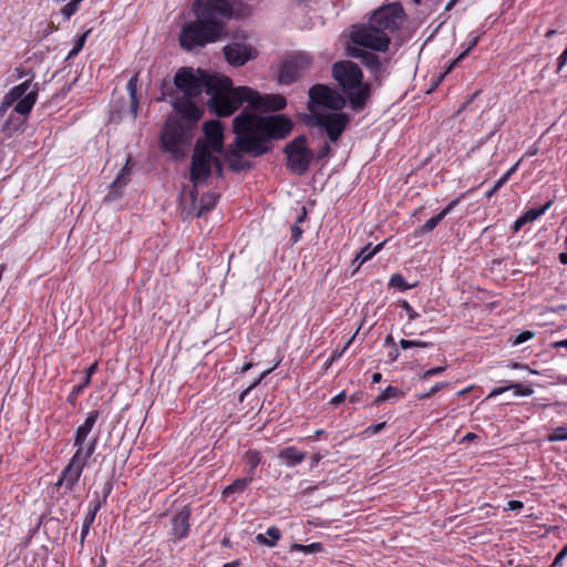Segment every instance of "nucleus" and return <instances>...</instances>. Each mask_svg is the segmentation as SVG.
Listing matches in <instances>:
<instances>
[{
	"instance_id": "f257e3e1",
	"label": "nucleus",
	"mask_w": 567,
	"mask_h": 567,
	"mask_svg": "<svg viewBox=\"0 0 567 567\" xmlns=\"http://www.w3.org/2000/svg\"><path fill=\"white\" fill-rule=\"evenodd\" d=\"M292 128V121L284 114L262 116L245 109L233 121L234 142L220 154L231 172H248L254 164L243 154L260 157L269 153L271 142L286 138Z\"/></svg>"
},
{
	"instance_id": "f03ea898",
	"label": "nucleus",
	"mask_w": 567,
	"mask_h": 567,
	"mask_svg": "<svg viewBox=\"0 0 567 567\" xmlns=\"http://www.w3.org/2000/svg\"><path fill=\"white\" fill-rule=\"evenodd\" d=\"M233 82L225 75H212L202 69L196 71L193 68L183 66L177 70L173 84L164 81L161 85L162 97L159 101L169 97L173 109L184 120L199 121L204 110L196 105L194 99L206 92L210 97L207 101L209 111L217 116L228 106Z\"/></svg>"
},
{
	"instance_id": "7ed1b4c3",
	"label": "nucleus",
	"mask_w": 567,
	"mask_h": 567,
	"mask_svg": "<svg viewBox=\"0 0 567 567\" xmlns=\"http://www.w3.org/2000/svg\"><path fill=\"white\" fill-rule=\"evenodd\" d=\"M195 21L186 23L179 34V44L192 51L215 43L227 35L226 24L234 10L228 0H196L193 4Z\"/></svg>"
},
{
	"instance_id": "20e7f679",
	"label": "nucleus",
	"mask_w": 567,
	"mask_h": 567,
	"mask_svg": "<svg viewBox=\"0 0 567 567\" xmlns=\"http://www.w3.org/2000/svg\"><path fill=\"white\" fill-rule=\"evenodd\" d=\"M406 20V14L400 2H391L374 10L368 27H357L350 34L351 41L370 50L385 52L391 43L390 35L400 30Z\"/></svg>"
},
{
	"instance_id": "39448f33",
	"label": "nucleus",
	"mask_w": 567,
	"mask_h": 567,
	"mask_svg": "<svg viewBox=\"0 0 567 567\" xmlns=\"http://www.w3.org/2000/svg\"><path fill=\"white\" fill-rule=\"evenodd\" d=\"M332 78L338 82L344 97L354 112L362 111L371 96V84L363 83V73L350 60L339 61L332 65Z\"/></svg>"
},
{
	"instance_id": "423d86ee",
	"label": "nucleus",
	"mask_w": 567,
	"mask_h": 567,
	"mask_svg": "<svg viewBox=\"0 0 567 567\" xmlns=\"http://www.w3.org/2000/svg\"><path fill=\"white\" fill-rule=\"evenodd\" d=\"M228 106L221 114L231 115L243 103H247L254 111L277 112L286 107V97L281 94H260L249 86L233 87L228 96Z\"/></svg>"
},
{
	"instance_id": "0eeeda50",
	"label": "nucleus",
	"mask_w": 567,
	"mask_h": 567,
	"mask_svg": "<svg viewBox=\"0 0 567 567\" xmlns=\"http://www.w3.org/2000/svg\"><path fill=\"white\" fill-rule=\"evenodd\" d=\"M197 122L184 120L182 115H169L159 136L163 151L171 153L175 159L183 157V147L190 144Z\"/></svg>"
},
{
	"instance_id": "6e6552de",
	"label": "nucleus",
	"mask_w": 567,
	"mask_h": 567,
	"mask_svg": "<svg viewBox=\"0 0 567 567\" xmlns=\"http://www.w3.org/2000/svg\"><path fill=\"white\" fill-rule=\"evenodd\" d=\"M301 122L307 127L322 128L330 142L336 143L349 125L351 117L349 114L340 111L326 113H302L299 114Z\"/></svg>"
},
{
	"instance_id": "1a4fd4ad",
	"label": "nucleus",
	"mask_w": 567,
	"mask_h": 567,
	"mask_svg": "<svg viewBox=\"0 0 567 567\" xmlns=\"http://www.w3.org/2000/svg\"><path fill=\"white\" fill-rule=\"evenodd\" d=\"M286 155V167L293 174L305 175L315 158V153L307 146L306 135H298L287 143L282 150Z\"/></svg>"
},
{
	"instance_id": "9d476101",
	"label": "nucleus",
	"mask_w": 567,
	"mask_h": 567,
	"mask_svg": "<svg viewBox=\"0 0 567 567\" xmlns=\"http://www.w3.org/2000/svg\"><path fill=\"white\" fill-rule=\"evenodd\" d=\"M309 101L307 109L309 113H319V109H328L331 111H341L347 99L336 89L327 84H315L308 91Z\"/></svg>"
},
{
	"instance_id": "9b49d317",
	"label": "nucleus",
	"mask_w": 567,
	"mask_h": 567,
	"mask_svg": "<svg viewBox=\"0 0 567 567\" xmlns=\"http://www.w3.org/2000/svg\"><path fill=\"white\" fill-rule=\"evenodd\" d=\"M39 86L35 84L33 90L16 103L14 107L8 114V117L1 125V132L6 137H12L14 133L24 130L28 115L33 109L38 99Z\"/></svg>"
},
{
	"instance_id": "f8f14e48",
	"label": "nucleus",
	"mask_w": 567,
	"mask_h": 567,
	"mask_svg": "<svg viewBox=\"0 0 567 567\" xmlns=\"http://www.w3.org/2000/svg\"><path fill=\"white\" fill-rule=\"evenodd\" d=\"M214 152L208 150L207 145H204L199 140H197L192 159H190V168H189V181L193 184L194 188L202 186L207 183L208 178L212 175V161H214Z\"/></svg>"
},
{
	"instance_id": "ddd939ff",
	"label": "nucleus",
	"mask_w": 567,
	"mask_h": 567,
	"mask_svg": "<svg viewBox=\"0 0 567 567\" xmlns=\"http://www.w3.org/2000/svg\"><path fill=\"white\" fill-rule=\"evenodd\" d=\"M311 62L312 59L307 53H298L284 61L279 70V82L285 85L292 84L303 72L309 70Z\"/></svg>"
},
{
	"instance_id": "4468645a",
	"label": "nucleus",
	"mask_w": 567,
	"mask_h": 567,
	"mask_svg": "<svg viewBox=\"0 0 567 567\" xmlns=\"http://www.w3.org/2000/svg\"><path fill=\"white\" fill-rule=\"evenodd\" d=\"M226 61L235 68L245 65L248 61L257 58L258 52L249 44L234 42L223 49Z\"/></svg>"
},
{
	"instance_id": "2eb2a0df",
	"label": "nucleus",
	"mask_w": 567,
	"mask_h": 567,
	"mask_svg": "<svg viewBox=\"0 0 567 567\" xmlns=\"http://www.w3.org/2000/svg\"><path fill=\"white\" fill-rule=\"evenodd\" d=\"M205 138L200 140L204 145H207L210 152L220 154L226 150L224 144V127L218 120L207 121L203 125Z\"/></svg>"
},
{
	"instance_id": "dca6fc26",
	"label": "nucleus",
	"mask_w": 567,
	"mask_h": 567,
	"mask_svg": "<svg viewBox=\"0 0 567 567\" xmlns=\"http://www.w3.org/2000/svg\"><path fill=\"white\" fill-rule=\"evenodd\" d=\"M86 465V462L71 458L69 464L63 468L56 486L64 489V494L71 492L79 482L80 476Z\"/></svg>"
},
{
	"instance_id": "f3484780",
	"label": "nucleus",
	"mask_w": 567,
	"mask_h": 567,
	"mask_svg": "<svg viewBox=\"0 0 567 567\" xmlns=\"http://www.w3.org/2000/svg\"><path fill=\"white\" fill-rule=\"evenodd\" d=\"M218 195L214 193H205L200 197L199 205H197V190L194 188L190 192L192 207L186 212V217H196L199 218L203 214L213 209L218 200Z\"/></svg>"
},
{
	"instance_id": "a211bd4d",
	"label": "nucleus",
	"mask_w": 567,
	"mask_h": 567,
	"mask_svg": "<svg viewBox=\"0 0 567 567\" xmlns=\"http://www.w3.org/2000/svg\"><path fill=\"white\" fill-rule=\"evenodd\" d=\"M190 515V508L185 506L172 518V534L175 538L183 539L188 536Z\"/></svg>"
},
{
	"instance_id": "6ab92c4d",
	"label": "nucleus",
	"mask_w": 567,
	"mask_h": 567,
	"mask_svg": "<svg viewBox=\"0 0 567 567\" xmlns=\"http://www.w3.org/2000/svg\"><path fill=\"white\" fill-rule=\"evenodd\" d=\"M554 204V199H549L544 206L539 208H532L525 212L519 218L515 220V223L512 226L513 233H517L520 230L523 226H525L527 223H532L536 220L538 217H540L543 214H545Z\"/></svg>"
},
{
	"instance_id": "aec40b11",
	"label": "nucleus",
	"mask_w": 567,
	"mask_h": 567,
	"mask_svg": "<svg viewBox=\"0 0 567 567\" xmlns=\"http://www.w3.org/2000/svg\"><path fill=\"white\" fill-rule=\"evenodd\" d=\"M86 440L87 439L74 436V446L76 447V451L72 458L87 462V460L93 455L96 449L97 437L95 436L89 442H86Z\"/></svg>"
},
{
	"instance_id": "412c9836",
	"label": "nucleus",
	"mask_w": 567,
	"mask_h": 567,
	"mask_svg": "<svg viewBox=\"0 0 567 567\" xmlns=\"http://www.w3.org/2000/svg\"><path fill=\"white\" fill-rule=\"evenodd\" d=\"M37 83L32 84L31 80H27L16 86H13L7 94H6V104L7 105H13V103H18L21 99H23L27 94H29L34 85Z\"/></svg>"
},
{
	"instance_id": "4be33fe9",
	"label": "nucleus",
	"mask_w": 567,
	"mask_h": 567,
	"mask_svg": "<svg viewBox=\"0 0 567 567\" xmlns=\"http://www.w3.org/2000/svg\"><path fill=\"white\" fill-rule=\"evenodd\" d=\"M278 457L286 466L293 467L305 461L306 453L299 451L296 446H288L280 451Z\"/></svg>"
},
{
	"instance_id": "5701e85b",
	"label": "nucleus",
	"mask_w": 567,
	"mask_h": 567,
	"mask_svg": "<svg viewBox=\"0 0 567 567\" xmlns=\"http://www.w3.org/2000/svg\"><path fill=\"white\" fill-rule=\"evenodd\" d=\"M361 63L372 72L375 80H379L381 78V61L375 53L367 51L362 56Z\"/></svg>"
},
{
	"instance_id": "b1692460",
	"label": "nucleus",
	"mask_w": 567,
	"mask_h": 567,
	"mask_svg": "<svg viewBox=\"0 0 567 567\" xmlns=\"http://www.w3.org/2000/svg\"><path fill=\"white\" fill-rule=\"evenodd\" d=\"M99 416L100 412L96 410L89 412L84 423L76 429L74 436L87 439Z\"/></svg>"
},
{
	"instance_id": "393cba45",
	"label": "nucleus",
	"mask_w": 567,
	"mask_h": 567,
	"mask_svg": "<svg viewBox=\"0 0 567 567\" xmlns=\"http://www.w3.org/2000/svg\"><path fill=\"white\" fill-rule=\"evenodd\" d=\"M385 241H382L378 244L377 246L372 247L371 244L365 245L360 249V251L357 254L355 258L353 259V264L359 261V266L363 262L371 259L377 252H379L382 247L384 246Z\"/></svg>"
},
{
	"instance_id": "a878e982",
	"label": "nucleus",
	"mask_w": 567,
	"mask_h": 567,
	"mask_svg": "<svg viewBox=\"0 0 567 567\" xmlns=\"http://www.w3.org/2000/svg\"><path fill=\"white\" fill-rule=\"evenodd\" d=\"M244 461L247 465V477L254 480L256 467L261 462V455L258 451L249 450L245 453Z\"/></svg>"
},
{
	"instance_id": "bb28decb",
	"label": "nucleus",
	"mask_w": 567,
	"mask_h": 567,
	"mask_svg": "<svg viewBox=\"0 0 567 567\" xmlns=\"http://www.w3.org/2000/svg\"><path fill=\"white\" fill-rule=\"evenodd\" d=\"M266 534H267V536H269V538H267L266 535H264V534H258L256 536V540H257L258 544L267 545L269 547L275 546L276 543L280 539V536H281L280 530L277 527H275V526L269 527L267 529Z\"/></svg>"
},
{
	"instance_id": "cd10ccee",
	"label": "nucleus",
	"mask_w": 567,
	"mask_h": 567,
	"mask_svg": "<svg viewBox=\"0 0 567 567\" xmlns=\"http://www.w3.org/2000/svg\"><path fill=\"white\" fill-rule=\"evenodd\" d=\"M251 482V477L247 476L235 480L233 484L228 485L224 489V496H229L236 493H243Z\"/></svg>"
},
{
	"instance_id": "c85d7f7f",
	"label": "nucleus",
	"mask_w": 567,
	"mask_h": 567,
	"mask_svg": "<svg viewBox=\"0 0 567 567\" xmlns=\"http://www.w3.org/2000/svg\"><path fill=\"white\" fill-rule=\"evenodd\" d=\"M131 158L126 161V164L122 167L116 178L111 184V188H122L124 187L128 182L131 177V167H130Z\"/></svg>"
},
{
	"instance_id": "c756f323",
	"label": "nucleus",
	"mask_w": 567,
	"mask_h": 567,
	"mask_svg": "<svg viewBox=\"0 0 567 567\" xmlns=\"http://www.w3.org/2000/svg\"><path fill=\"white\" fill-rule=\"evenodd\" d=\"M519 162H517L514 166H512L496 183L494 186L486 193V197L491 198L516 172Z\"/></svg>"
},
{
	"instance_id": "7c9ffc66",
	"label": "nucleus",
	"mask_w": 567,
	"mask_h": 567,
	"mask_svg": "<svg viewBox=\"0 0 567 567\" xmlns=\"http://www.w3.org/2000/svg\"><path fill=\"white\" fill-rule=\"evenodd\" d=\"M477 42H478V37L473 38V40L471 41V44L468 45V48H467L464 52H462V53L458 55V58H456L453 62H451V64L449 65L447 70L439 76V79H437V81L435 82V84H434V86H433V87H435V86H437V85H439V83L443 80V78L445 76V74H447V73H449V72H450V71H451V70L456 65V63H457L461 59H463V58H464V56H465V55H466V54H467V53H468V52H470V51H471V50H472V49L477 44Z\"/></svg>"
},
{
	"instance_id": "2f4dec72",
	"label": "nucleus",
	"mask_w": 567,
	"mask_h": 567,
	"mask_svg": "<svg viewBox=\"0 0 567 567\" xmlns=\"http://www.w3.org/2000/svg\"><path fill=\"white\" fill-rule=\"evenodd\" d=\"M415 286H416L415 284H413V285L408 284L405 281V279L403 278V276H401L400 274L392 275L390 278V281H389V287L396 288L401 291L414 288Z\"/></svg>"
},
{
	"instance_id": "473e14b6",
	"label": "nucleus",
	"mask_w": 567,
	"mask_h": 567,
	"mask_svg": "<svg viewBox=\"0 0 567 567\" xmlns=\"http://www.w3.org/2000/svg\"><path fill=\"white\" fill-rule=\"evenodd\" d=\"M292 550L301 551L303 554H315L322 550V544L321 543H312L309 545H302V544H293L291 546Z\"/></svg>"
},
{
	"instance_id": "72a5a7b5",
	"label": "nucleus",
	"mask_w": 567,
	"mask_h": 567,
	"mask_svg": "<svg viewBox=\"0 0 567 567\" xmlns=\"http://www.w3.org/2000/svg\"><path fill=\"white\" fill-rule=\"evenodd\" d=\"M400 394V390L396 386L389 385L381 394L374 399V404L379 405L389 399L395 398Z\"/></svg>"
},
{
	"instance_id": "f704fd0d",
	"label": "nucleus",
	"mask_w": 567,
	"mask_h": 567,
	"mask_svg": "<svg viewBox=\"0 0 567 567\" xmlns=\"http://www.w3.org/2000/svg\"><path fill=\"white\" fill-rule=\"evenodd\" d=\"M509 390H514L516 396H529L534 393L530 384L512 383L508 384Z\"/></svg>"
},
{
	"instance_id": "c9c22d12",
	"label": "nucleus",
	"mask_w": 567,
	"mask_h": 567,
	"mask_svg": "<svg viewBox=\"0 0 567 567\" xmlns=\"http://www.w3.org/2000/svg\"><path fill=\"white\" fill-rule=\"evenodd\" d=\"M442 220L443 219L437 214V215L431 217L424 225L420 226L416 229V233L419 235H424V234L431 233L440 224V221H442Z\"/></svg>"
},
{
	"instance_id": "e433bc0d",
	"label": "nucleus",
	"mask_w": 567,
	"mask_h": 567,
	"mask_svg": "<svg viewBox=\"0 0 567 567\" xmlns=\"http://www.w3.org/2000/svg\"><path fill=\"white\" fill-rule=\"evenodd\" d=\"M101 506H102V502L100 501L99 495L95 494V499L91 501V503H90L91 508H90L89 514L85 517V522H84L85 524H87L90 526L92 525V523L94 522L95 515L99 512V509L101 508Z\"/></svg>"
},
{
	"instance_id": "4c0bfd02",
	"label": "nucleus",
	"mask_w": 567,
	"mask_h": 567,
	"mask_svg": "<svg viewBox=\"0 0 567 567\" xmlns=\"http://www.w3.org/2000/svg\"><path fill=\"white\" fill-rule=\"evenodd\" d=\"M547 440L549 442L567 441V427L559 426L554 429L553 432L548 434Z\"/></svg>"
},
{
	"instance_id": "58836bf2",
	"label": "nucleus",
	"mask_w": 567,
	"mask_h": 567,
	"mask_svg": "<svg viewBox=\"0 0 567 567\" xmlns=\"http://www.w3.org/2000/svg\"><path fill=\"white\" fill-rule=\"evenodd\" d=\"M80 2V0H71L61 9V13L65 20H69L79 10Z\"/></svg>"
},
{
	"instance_id": "ea45409f",
	"label": "nucleus",
	"mask_w": 567,
	"mask_h": 567,
	"mask_svg": "<svg viewBox=\"0 0 567 567\" xmlns=\"http://www.w3.org/2000/svg\"><path fill=\"white\" fill-rule=\"evenodd\" d=\"M90 32H91V30H87V31H85L83 34H81L78 38L73 49L70 51V53H69L66 59L75 56L83 49V47L85 44V41H86V38H87Z\"/></svg>"
},
{
	"instance_id": "a19ab883",
	"label": "nucleus",
	"mask_w": 567,
	"mask_h": 567,
	"mask_svg": "<svg viewBox=\"0 0 567 567\" xmlns=\"http://www.w3.org/2000/svg\"><path fill=\"white\" fill-rule=\"evenodd\" d=\"M137 81L138 74H135L127 82L126 90L128 92L130 99L137 97Z\"/></svg>"
},
{
	"instance_id": "79ce46f5",
	"label": "nucleus",
	"mask_w": 567,
	"mask_h": 567,
	"mask_svg": "<svg viewBox=\"0 0 567 567\" xmlns=\"http://www.w3.org/2000/svg\"><path fill=\"white\" fill-rule=\"evenodd\" d=\"M399 306L403 310H405L410 321L415 320L419 317V313L411 307V305L406 300H400Z\"/></svg>"
},
{
	"instance_id": "37998d69",
	"label": "nucleus",
	"mask_w": 567,
	"mask_h": 567,
	"mask_svg": "<svg viewBox=\"0 0 567 567\" xmlns=\"http://www.w3.org/2000/svg\"><path fill=\"white\" fill-rule=\"evenodd\" d=\"M363 47L361 48H358V47H353V45H348L346 48V51H347V55L348 56H351V58H354V59H360L362 60V56L364 55V53L367 52L365 50L362 49Z\"/></svg>"
},
{
	"instance_id": "c03bdc74",
	"label": "nucleus",
	"mask_w": 567,
	"mask_h": 567,
	"mask_svg": "<svg viewBox=\"0 0 567 567\" xmlns=\"http://www.w3.org/2000/svg\"><path fill=\"white\" fill-rule=\"evenodd\" d=\"M215 173L217 177H224V164L217 156L214 155V161H212V173Z\"/></svg>"
},
{
	"instance_id": "a18cd8bd",
	"label": "nucleus",
	"mask_w": 567,
	"mask_h": 567,
	"mask_svg": "<svg viewBox=\"0 0 567 567\" xmlns=\"http://www.w3.org/2000/svg\"><path fill=\"white\" fill-rule=\"evenodd\" d=\"M534 336H535V333L533 331L525 330V331L518 333L514 338L513 344H515V346L522 344V343L526 342L527 340L534 338Z\"/></svg>"
},
{
	"instance_id": "49530a36",
	"label": "nucleus",
	"mask_w": 567,
	"mask_h": 567,
	"mask_svg": "<svg viewBox=\"0 0 567 567\" xmlns=\"http://www.w3.org/2000/svg\"><path fill=\"white\" fill-rule=\"evenodd\" d=\"M331 152V147L329 145V143L326 141L322 146L320 147V150L317 152V154H315V158L317 161H322L323 158H326Z\"/></svg>"
},
{
	"instance_id": "de8ad7c7",
	"label": "nucleus",
	"mask_w": 567,
	"mask_h": 567,
	"mask_svg": "<svg viewBox=\"0 0 567 567\" xmlns=\"http://www.w3.org/2000/svg\"><path fill=\"white\" fill-rule=\"evenodd\" d=\"M445 370H446V365H440V367H436V368H432V369H429V370L424 371L421 378L423 380H427V379H430L433 375H437V374L444 372Z\"/></svg>"
},
{
	"instance_id": "09e8293b",
	"label": "nucleus",
	"mask_w": 567,
	"mask_h": 567,
	"mask_svg": "<svg viewBox=\"0 0 567 567\" xmlns=\"http://www.w3.org/2000/svg\"><path fill=\"white\" fill-rule=\"evenodd\" d=\"M462 197L463 196L453 199L452 202L449 203V205L446 207H444L439 213V215L441 216L442 219H444L445 216H447L453 210V208L458 205V203L461 202Z\"/></svg>"
},
{
	"instance_id": "8fccbe9b",
	"label": "nucleus",
	"mask_w": 567,
	"mask_h": 567,
	"mask_svg": "<svg viewBox=\"0 0 567 567\" xmlns=\"http://www.w3.org/2000/svg\"><path fill=\"white\" fill-rule=\"evenodd\" d=\"M447 384L446 383H442V382H439L436 384H434L429 392L424 393V394H420L419 395V399L421 400H424V399H429L431 398L433 394H435L436 392H439L440 390H442L443 388H445Z\"/></svg>"
},
{
	"instance_id": "3c124183",
	"label": "nucleus",
	"mask_w": 567,
	"mask_h": 567,
	"mask_svg": "<svg viewBox=\"0 0 567 567\" xmlns=\"http://www.w3.org/2000/svg\"><path fill=\"white\" fill-rule=\"evenodd\" d=\"M276 367H277V364H276L275 367H272V368H270V369H268V370L264 371V372L261 373V375H260V377H259V378H258V379H257V380H256V381H255V382H254V383H252V384H251L247 390H245V391L240 394V401H243V400H244V396L247 394V392H248L249 390H251L252 388H255V386H256V385H257V384H258V383H259V382H260V381H261V380H262L267 374H269V373H270V372H271Z\"/></svg>"
},
{
	"instance_id": "603ef678",
	"label": "nucleus",
	"mask_w": 567,
	"mask_h": 567,
	"mask_svg": "<svg viewBox=\"0 0 567 567\" xmlns=\"http://www.w3.org/2000/svg\"><path fill=\"white\" fill-rule=\"evenodd\" d=\"M567 556V544L561 548V550L556 555L550 567H560L563 559Z\"/></svg>"
},
{
	"instance_id": "864d4df0",
	"label": "nucleus",
	"mask_w": 567,
	"mask_h": 567,
	"mask_svg": "<svg viewBox=\"0 0 567 567\" xmlns=\"http://www.w3.org/2000/svg\"><path fill=\"white\" fill-rule=\"evenodd\" d=\"M301 236H302V229L299 227V225H297V223H295L291 226V240L293 243H297L300 240Z\"/></svg>"
},
{
	"instance_id": "5fc2aeb1",
	"label": "nucleus",
	"mask_w": 567,
	"mask_h": 567,
	"mask_svg": "<svg viewBox=\"0 0 567 567\" xmlns=\"http://www.w3.org/2000/svg\"><path fill=\"white\" fill-rule=\"evenodd\" d=\"M138 106H140V103H138V99L137 97L130 99V113H131L133 118H136V116H137Z\"/></svg>"
},
{
	"instance_id": "6e6d98bb",
	"label": "nucleus",
	"mask_w": 567,
	"mask_h": 567,
	"mask_svg": "<svg viewBox=\"0 0 567 567\" xmlns=\"http://www.w3.org/2000/svg\"><path fill=\"white\" fill-rule=\"evenodd\" d=\"M384 427H385V422H382V423L370 425L367 431L370 432L371 434H377Z\"/></svg>"
},
{
	"instance_id": "4d7b16f0",
	"label": "nucleus",
	"mask_w": 567,
	"mask_h": 567,
	"mask_svg": "<svg viewBox=\"0 0 567 567\" xmlns=\"http://www.w3.org/2000/svg\"><path fill=\"white\" fill-rule=\"evenodd\" d=\"M508 390H509L508 385L496 388V389H494V390H493V391L487 395V399H491V398H494V396H496V395H499V394H502V393H504V392H506V391H508Z\"/></svg>"
},
{
	"instance_id": "13d9d810",
	"label": "nucleus",
	"mask_w": 567,
	"mask_h": 567,
	"mask_svg": "<svg viewBox=\"0 0 567 567\" xmlns=\"http://www.w3.org/2000/svg\"><path fill=\"white\" fill-rule=\"evenodd\" d=\"M507 505H508L507 509H509V511H517V509L523 508V503L520 501L513 499V501H509Z\"/></svg>"
},
{
	"instance_id": "bf43d9fd",
	"label": "nucleus",
	"mask_w": 567,
	"mask_h": 567,
	"mask_svg": "<svg viewBox=\"0 0 567 567\" xmlns=\"http://www.w3.org/2000/svg\"><path fill=\"white\" fill-rule=\"evenodd\" d=\"M414 344H415V342L413 340H408V339L400 340V347L404 350L413 348Z\"/></svg>"
},
{
	"instance_id": "052dcab7",
	"label": "nucleus",
	"mask_w": 567,
	"mask_h": 567,
	"mask_svg": "<svg viewBox=\"0 0 567 567\" xmlns=\"http://www.w3.org/2000/svg\"><path fill=\"white\" fill-rule=\"evenodd\" d=\"M322 457L323 455H321L320 453L312 454L310 467L313 468L315 466H317L319 462L322 460Z\"/></svg>"
},
{
	"instance_id": "680f3d73",
	"label": "nucleus",
	"mask_w": 567,
	"mask_h": 567,
	"mask_svg": "<svg viewBox=\"0 0 567 567\" xmlns=\"http://www.w3.org/2000/svg\"><path fill=\"white\" fill-rule=\"evenodd\" d=\"M11 106L12 105L6 104V95H4L2 99V102L0 104V117L4 116L7 114V112L9 111V109H11Z\"/></svg>"
},
{
	"instance_id": "e2e57ef3",
	"label": "nucleus",
	"mask_w": 567,
	"mask_h": 567,
	"mask_svg": "<svg viewBox=\"0 0 567 567\" xmlns=\"http://www.w3.org/2000/svg\"><path fill=\"white\" fill-rule=\"evenodd\" d=\"M344 400H346V393H344V391H342L331 400V403L334 405H338V404L342 403Z\"/></svg>"
},
{
	"instance_id": "0e129e2a",
	"label": "nucleus",
	"mask_w": 567,
	"mask_h": 567,
	"mask_svg": "<svg viewBox=\"0 0 567 567\" xmlns=\"http://www.w3.org/2000/svg\"><path fill=\"white\" fill-rule=\"evenodd\" d=\"M96 369H97V362L92 363V364L87 368V370H86V377H87V378H92V375H93V373L96 371Z\"/></svg>"
},
{
	"instance_id": "69168bd1",
	"label": "nucleus",
	"mask_w": 567,
	"mask_h": 567,
	"mask_svg": "<svg viewBox=\"0 0 567 567\" xmlns=\"http://www.w3.org/2000/svg\"><path fill=\"white\" fill-rule=\"evenodd\" d=\"M400 353H399V350L396 348H394L390 353H389V359L391 362H394L398 360Z\"/></svg>"
},
{
	"instance_id": "338daca9",
	"label": "nucleus",
	"mask_w": 567,
	"mask_h": 567,
	"mask_svg": "<svg viewBox=\"0 0 567 567\" xmlns=\"http://www.w3.org/2000/svg\"><path fill=\"white\" fill-rule=\"evenodd\" d=\"M553 348H567V339L556 341L551 344Z\"/></svg>"
},
{
	"instance_id": "774afa93",
	"label": "nucleus",
	"mask_w": 567,
	"mask_h": 567,
	"mask_svg": "<svg viewBox=\"0 0 567 567\" xmlns=\"http://www.w3.org/2000/svg\"><path fill=\"white\" fill-rule=\"evenodd\" d=\"M560 264L567 265V251L560 252L558 256Z\"/></svg>"
}]
</instances>
